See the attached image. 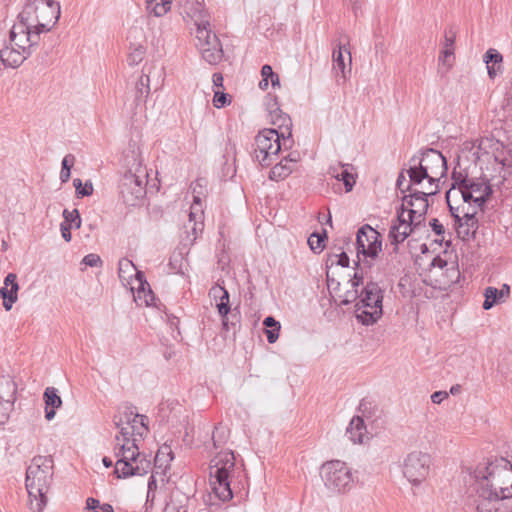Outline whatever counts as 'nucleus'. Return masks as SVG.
I'll use <instances>...</instances> for the list:
<instances>
[{
    "instance_id": "1",
    "label": "nucleus",
    "mask_w": 512,
    "mask_h": 512,
    "mask_svg": "<svg viewBox=\"0 0 512 512\" xmlns=\"http://www.w3.org/2000/svg\"><path fill=\"white\" fill-rule=\"evenodd\" d=\"M60 14V4L55 0H27L13 26H22L23 33L39 43L40 35L52 30Z\"/></svg>"
},
{
    "instance_id": "2",
    "label": "nucleus",
    "mask_w": 512,
    "mask_h": 512,
    "mask_svg": "<svg viewBox=\"0 0 512 512\" xmlns=\"http://www.w3.org/2000/svg\"><path fill=\"white\" fill-rule=\"evenodd\" d=\"M273 125L277 129H263L255 138L254 157L263 167L270 166L278 156L282 148L280 139H283L284 148L287 143L291 145L292 140V120L290 116L283 111L270 116Z\"/></svg>"
},
{
    "instance_id": "3",
    "label": "nucleus",
    "mask_w": 512,
    "mask_h": 512,
    "mask_svg": "<svg viewBox=\"0 0 512 512\" xmlns=\"http://www.w3.org/2000/svg\"><path fill=\"white\" fill-rule=\"evenodd\" d=\"M54 475L52 456H34L26 469L25 486L29 497V511L42 512L47 505V493Z\"/></svg>"
},
{
    "instance_id": "4",
    "label": "nucleus",
    "mask_w": 512,
    "mask_h": 512,
    "mask_svg": "<svg viewBox=\"0 0 512 512\" xmlns=\"http://www.w3.org/2000/svg\"><path fill=\"white\" fill-rule=\"evenodd\" d=\"M235 461L232 450L220 451L211 460L210 484L215 496L223 502L233 498L230 478L235 470Z\"/></svg>"
},
{
    "instance_id": "5",
    "label": "nucleus",
    "mask_w": 512,
    "mask_h": 512,
    "mask_svg": "<svg viewBox=\"0 0 512 512\" xmlns=\"http://www.w3.org/2000/svg\"><path fill=\"white\" fill-rule=\"evenodd\" d=\"M359 292L355 316L363 325L375 324L383 315L384 290L377 282L368 281Z\"/></svg>"
},
{
    "instance_id": "6",
    "label": "nucleus",
    "mask_w": 512,
    "mask_h": 512,
    "mask_svg": "<svg viewBox=\"0 0 512 512\" xmlns=\"http://www.w3.org/2000/svg\"><path fill=\"white\" fill-rule=\"evenodd\" d=\"M10 46L0 50V60L5 67L20 66L39 43L23 33L22 26H12L9 36Z\"/></svg>"
},
{
    "instance_id": "7",
    "label": "nucleus",
    "mask_w": 512,
    "mask_h": 512,
    "mask_svg": "<svg viewBox=\"0 0 512 512\" xmlns=\"http://www.w3.org/2000/svg\"><path fill=\"white\" fill-rule=\"evenodd\" d=\"M470 475L474 479L494 480L499 491L501 486L512 488V464L504 457H491L486 463H479Z\"/></svg>"
},
{
    "instance_id": "8",
    "label": "nucleus",
    "mask_w": 512,
    "mask_h": 512,
    "mask_svg": "<svg viewBox=\"0 0 512 512\" xmlns=\"http://www.w3.org/2000/svg\"><path fill=\"white\" fill-rule=\"evenodd\" d=\"M321 478L325 487L333 494H344L353 486V476L347 464L340 460H331L321 467Z\"/></svg>"
},
{
    "instance_id": "9",
    "label": "nucleus",
    "mask_w": 512,
    "mask_h": 512,
    "mask_svg": "<svg viewBox=\"0 0 512 512\" xmlns=\"http://www.w3.org/2000/svg\"><path fill=\"white\" fill-rule=\"evenodd\" d=\"M147 172L139 167L135 173L128 171L120 180L119 193L127 206H137L146 195Z\"/></svg>"
},
{
    "instance_id": "10",
    "label": "nucleus",
    "mask_w": 512,
    "mask_h": 512,
    "mask_svg": "<svg viewBox=\"0 0 512 512\" xmlns=\"http://www.w3.org/2000/svg\"><path fill=\"white\" fill-rule=\"evenodd\" d=\"M196 47L202 58L210 65H217L223 59V48L218 36L212 31L211 25L195 29Z\"/></svg>"
},
{
    "instance_id": "11",
    "label": "nucleus",
    "mask_w": 512,
    "mask_h": 512,
    "mask_svg": "<svg viewBox=\"0 0 512 512\" xmlns=\"http://www.w3.org/2000/svg\"><path fill=\"white\" fill-rule=\"evenodd\" d=\"M431 465L432 458L430 454L422 451H412L404 458L402 472L413 486H419L427 479Z\"/></svg>"
},
{
    "instance_id": "12",
    "label": "nucleus",
    "mask_w": 512,
    "mask_h": 512,
    "mask_svg": "<svg viewBox=\"0 0 512 512\" xmlns=\"http://www.w3.org/2000/svg\"><path fill=\"white\" fill-rule=\"evenodd\" d=\"M416 164L424 169L425 175L429 176L428 187H439L440 180L447 174V161L442 153L435 149H426L416 155Z\"/></svg>"
},
{
    "instance_id": "13",
    "label": "nucleus",
    "mask_w": 512,
    "mask_h": 512,
    "mask_svg": "<svg viewBox=\"0 0 512 512\" xmlns=\"http://www.w3.org/2000/svg\"><path fill=\"white\" fill-rule=\"evenodd\" d=\"M118 275L124 285H130L134 279V281L138 283V298L141 299L143 294L145 304L148 306L152 304V301L154 300L153 292L149 288L147 281L144 279L143 273L137 270L131 260L127 258L120 259L118 263Z\"/></svg>"
},
{
    "instance_id": "14",
    "label": "nucleus",
    "mask_w": 512,
    "mask_h": 512,
    "mask_svg": "<svg viewBox=\"0 0 512 512\" xmlns=\"http://www.w3.org/2000/svg\"><path fill=\"white\" fill-rule=\"evenodd\" d=\"M127 421L123 423L122 421L117 422V427H120V435L116 436V441L120 444V451H128L130 450L131 443L133 439H137V436L140 439H143L149 432L148 424L149 418H126Z\"/></svg>"
},
{
    "instance_id": "15",
    "label": "nucleus",
    "mask_w": 512,
    "mask_h": 512,
    "mask_svg": "<svg viewBox=\"0 0 512 512\" xmlns=\"http://www.w3.org/2000/svg\"><path fill=\"white\" fill-rule=\"evenodd\" d=\"M120 446V443H117ZM127 451H120V447L115 448V455L120 457L116 464L114 473L118 478H128L134 475H145V468L134 466L133 462H137L140 457L139 447L137 445V440L133 439L131 443V447L129 452H131V456H126Z\"/></svg>"
},
{
    "instance_id": "16",
    "label": "nucleus",
    "mask_w": 512,
    "mask_h": 512,
    "mask_svg": "<svg viewBox=\"0 0 512 512\" xmlns=\"http://www.w3.org/2000/svg\"><path fill=\"white\" fill-rule=\"evenodd\" d=\"M193 202L190 206L189 219L185 228L187 233L191 232L192 240H195L199 233L204 229V212L202 208L201 195L203 190L202 179H198L193 187Z\"/></svg>"
},
{
    "instance_id": "17",
    "label": "nucleus",
    "mask_w": 512,
    "mask_h": 512,
    "mask_svg": "<svg viewBox=\"0 0 512 512\" xmlns=\"http://www.w3.org/2000/svg\"><path fill=\"white\" fill-rule=\"evenodd\" d=\"M379 233L368 224L362 226L356 235L357 256L375 258L381 251Z\"/></svg>"
},
{
    "instance_id": "18",
    "label": "nucleus",
    "mask_w": 512,
    "mask_h": 512,
    "mask_svg": "<svg viewBox=\"0 0 512 512\" xmlns=\"http://www.w3.org/2000/svg\"><path fill=\"white\" fill-rule=\"evenodd\" d=\"M17 385L9 375L0 376V416H9L13 411Z\"/></svg>"
},
{
    "instance_id": "19",
    "label": "nucleus",
    "mask_w": 512,
    "mask_h": 512,
    "mask_svg": "<svg viewBox=\"0 0 512 512\" xmlns=\"http://www.w3.org/2000/svg\"><path fill=\"white\" fill-rule=\"evenodd\" d=\"M419 224L409 218L405 217L403 212L397 213V218L392 222L390 231H389V239L392 244L398 245L404 242L407 237L413 232L415 228H417Z\"/></svg>"
},
{
    "instance_id": "20",
    "label": "nucleus",
    "mask_w": 512,
    "mask_h": 512,
    "mask_svg": "<svg viewBox=\"0 0 512 512\" xmlns=\"http://www.w3.org/2000/svg\"><path fill=\"white\" fill-rule=\"evenodd\" d=\"M365 420H371V418H351L346 429V436L354 444L365 443L376 434L373 430V423L368 424Z\"/></svg>"
},
{
    "instance_id": "21",
    "label": "nucleus",
    "mask_w": 512,
    "mask_h": 512,
    "mask_svg": "<svg viewBox=\"0 0 512 512\" xmlns=\"http://www.w3.org/2000/svg\"><path fill=\"white\" fill-rule=\"evenodd\" d=\"M475 482L478 484L479 497L486 501L496 502L512 497V488L501 486V491H499L494 480L475 479Z\"/></svg>"
},
{
    "instance_id": "22",
    "label": "nucleus",
    "mask_w": 512,
    "mask_h": 512,
    "mask_svg": "<svg viewBox=\"0 0 512 512\" xmlns=\"http://www.w3.org/2000/svg\"><path fill=\"white\" fill-rule=\"evenodd\" d=\"M438 192L439 187H426L425 190L422 191L415 190V206L414 208L409 209L408 217L413 219L416 224L421 225V223L425 220V215L429 207L427 199L428 196L435 195Z\"/></svg>"
},
{
    "instance_id": "23",
    "label": "nucleus",
    "mask_w": 512,
    "mask_h": 512,
    "mask_svg": "<svg viewBox=\"0 0 512 512\" xmlns=\"http://www.w3.org/2000/svg\"><path fill=\"white\" fill-rule=\"evenodd\" d=\"M179 5L183 12L194 21L196 28L201 26V22L204 26L210 25L209 14L201 0H180Z\"/></svg>"
},
{
    "instance_id": "24",
    "label": "nucleus",
    "mask_w": 512,
    "mask_h": 512,
    "mask_svg": "<svg viewBox=\"0 0 512 512\" xmlns=\"http://www.w3.org/2000/svg\"><path fill=\"white\" fill-rule=\"evenodd\" d=\"M462 217L459 222H454V227L458 237L462 240H467L474 236L478 228V220L475 217L476 211L470 212L462 208Z\"/></svg>"
},
{
    "instance_id": "25",
    "label": "nucleus",
    "mask_w": 512,
    "mask_h": 512,
    "mask_svg": "<svg viewBox=\"0 0 512 512\" xmlns=\"http://www.w3.org/2000/svg\"><path fill=\"white\" fill-rule=\"evenodd\" d=\"M214 303L221 317L223 329L229 331L230 326H235L239 322L238 313L231 309L229 292L215 300Z\"/></svg>"
},
{
    "instance_id": "26",
    "label": "nucleus",
    "mask_w": 512,
    "mask_h": 512,
    "mask_svg": "<svg viewBox=\"0 0 512 512\" xmlns=\"http://www.w3.org/2000/svg\"><path fill=\"white\" fill-rule=\"evenodd\" d=\"M510 296V286L503 284L501 289L488 286L484 290L485 300L483 302V309L489 310L494 305L504 302Z\"/></svg>"
},
{
    "instance_id": "27",
    "label": "nucleus",
    "mask_w": 512,
    "mask_h": 512,
    "mask_svg": "<svg viewBox=\"0 0 512 512\" xmlns=\"http://www.w3.org/2000/svg\"><path fill=\"white\" fill-rule=\"evenodd\" d=\"M467 188L474 195V203L478 207H482L492 193L489 184L484 181L472 179L467 184Z\"/></svg>"
},
{
    "instance_id": "28",
    "label": "nucleus",
    "mask_w": 512,
    "mask_h": 512,
    "mask_svg": "<svg viewBox=\"0 0 512 512\" xmlns=\"http://www.w3.org/2000/svg\"><path fill=\"white\" fill-rule=\"evenodd\" d=\"M333 59V70L335 72V81L337 85H341L345 83L347 79V74L351 72V67L349 66L346 69V64L343 56L342 46L339 45L338 49L333 51L332 54Z\"/></svg>"
},
{
    "instance_id": "29",
    "label": "nucleus",
    "mask_w": 512,
    "mask_h": 512,
    "mask_svg": "<svg viewBox=\"0 0 512 512\" xmlns=\"http://www.w3.org/2000/svg\"><path fill=\"white\" fill-rule=\"evenodd\" d=\"M405 171L410 179L411 187L422 184L424 180H427V183L424 185L423 190L429 186V176L425 175L424 169L419 164H416V155L410 158L408 168Z\"/></svg>"
},
{
    "instance_id": "30",
    "label": "nucleus",
    "mask_w": 512,
    "mask_h": 512,
    "mask_svg": "<svg viewBox=\"0 0 512 512\" xmlns=\"http://www.w3.org/2000/svg\"><path fill=\"white\" fill-rule=\"evenodd\" d=\"M296 162V159H282L272 167L269 178L273 181H280L287 178L292 173Z\"/></svg>"
},
{
    "instance_id": "31",
    "label": "nucleus",
    "mask_w": 512,
    "mask_h": 512,
    "mask_svg": "<svg viewBox=\"0 0 512 512\" xmlns=\"http://www.w3.org/2000/svg\"><path fill=\"white\" fill-rule=\"evenodd\" d=\"M45 402V416H55V409L62 404V399L54 387H47L43 394Z\"/></svg>"
},
{
    "instance_id": "32",
    "label": "nucleus",
    "mask_w": 512,
    "mask_h": 512,
    "mask_svg": "<svg viewBox=\"0 0 512 512\" xmlns=\"http://www.w3.org/2000/svg\"><path fill=\"white\" fill-rule=\"evenodd\" d=\"M351 289L346 291L343 296H340V304L348 305L353 302H357L359 300V291L358 287L360 285H364V279L357 272H355L354 277L350 280Z\"/></svg>"
},
{
    "instance_id": "33",
    "label": "nucleus",
    "mask_w": 512,
    "mask_h": 512,
    "mask_svg": "<svg viewBox=\"0 0 512 512\" xmlns=\"http://www.w3.org/2000/svg\"><path fill=\"white\" fill-rule=\"evenodd\" d=\"M230 426L224 421L218 422L212 431V441L215 448H219L227 443L230 438Z\"/></svg>"
},
{
    "instance_id": "34",
    "label": "nucleus",
    "mask_w": 512,
    "mask_h": 512,
    "mask_svg": "<svg viewBox=\"0 0 512 512\" xmlns=\"http://www.w3.org/2000/svg\"><path fill=\"white\" fill-rule=\"evenodd\" d=\"M150 94V78L142 74L135 85V102L137 105L144 104Z\"/></svg>"
},
{
    "instance_id": "35",
    "label": "nucleus",
    "mask_w": 512,
    "mask_h": 512,
    "mask_svg": "<svg viewBox=\"0 0 512 512\" xmlns=\"http://www.w3.org/2000/svg\"><path fill=\"white\" fill-rule=\"evenodd\" d=\"M174 459V453L167 444L161 446L155 456L154 464L156 468L165 471L170 467V462Z\"/></svg>"
},
{
    "instance_id": "36",
    "label": "nucleus",
    "mask_w": 512,
    "mask_h": 512,
    "mask_svg": "<svg viewBox=\"0 0 512 512\" xmlns=\"http://www.w3.org/2000/svg\"><path fill=\"white\" fill-rule=\"evenodd\" d=\"M456 40V31L450 27L445 30L443 49L441 51L439 61L445 62L448 57L454 55V45Z\"/></svg>"
},
{
    "instance_id": "37",
    "label": "nucleus",
    "mask_w": 512,
    "mask_h": 512,
    "mask_svg": "<svg viewBox=\"0 0 512 512\" xmlns=\"http://www.w3.org/2000/svg\"><path fill=\"white\" fill-rule=\"evenodd\" d=\"M171 5L172 0H146V9L156 17L164 16Z\"/></svg>"
},
{
    "instance_id": "38",
    "label": "nucleus",
    "mask_w": 512,
    "mask_h": 512,
    "mask_svg": "<svg viewBox=\"0 0 512 512\" xmlns=\"http://www.w3.org/2000/svg\"><path fill=\"white\" fill-rule=\"evenodd\" d=\"M263 325L267 328L265 333L268 343H275L279 337V331L281 328L280 323L272 316H268L264 319Z\"/></svg>"
},
{
    "instance_id": "39",
    "label": "nucleus",
    "mask_w": 512,
    "mask_h": 512,
    "mask_svg": "<svg viewBox=\"0 0 512 512\" xmlns=\"http://www.w3.org/2000/svg\"><path fill=\"white\" fill-rule=\"evenodd\" d=\"M19 287H2L0 290V294L3 298V306L9 311L11 310L13 304L17 301Z\"/></svg>"
},
{
    "instance_id": "40",
    "label": "nucleus",
    "mask_w": 512,
    "mask_h": 512,
    "mask_svg": "<svg viewBox=\"0 0 512 512\" xmlns=\"http://www.w3.org/2000/svg\"><path fill=\"white\" fill-rule=\"evenodd\" d=\"M86 509L89 512H114L111 504L101 503L98 499L93 497L87 498Z\"/></svg>"
},
{
    "instance_id": "41",
    "label": "nucleus",
    "mask_w": 512,
    "mask_h": 512,
    "mask_svg": "<svg viewBox=\"0 0 512 512\" xmlns=\"http://www.w3.org/2000/svg\"><path fill=\"white\" fill-rule=\"evenodd\" d=\"M456 193H458L456 190H448V191L446 192V202H447V205H448V207H449V211H450V213H451V216H452V217H453V219H454V222H459V221H460V219H461V217H462V216L460 215V213H462V208H463L464 206L460 207V206H454V205H453V200L455 199V198H454V195H455Z\"/></svg>"
},
{
    "instance_id": "42",
    "label": "nucleus",
    "mask_w": 512,
    "mask_h": 512,
    "mask_svg": "<svg viewBox=\"0 0 512 512\" xmlns=\"http://www.w3.org/2000/svg\"><path fill=\"white\" fill-rule=\"evenodd\" d=\"M73 186L75 187L77 198L90 196L93 193V185L91 181H86L83 185L81 179L75 178L73 180Z\"/></svg>"
},
{
    "instance_id": "43",
    "label": "nucleus",
    "mask_w": 512,
    "mask_h": 512,
    "mask_svg": "<svg viewBox=\"0 0 512 512\" xmlns=\"http://www.w3.org/2000/svg\"><path fill=\"white\" fill-rule=\"evenodd\" d=\"M75 157L72 154H67L62 160V168L60 171V180L66 183L71 176V167L74 165Z\"/></svg>"
},
{
    "instance_id": "44",
    "label": "nucleus",
    "mask_w": 512,
    "mask_h": 512,
    "mask_svg": "<svg viewBox=\"0 0 512 512\" xmlns=\"http://www.w3.org/2000/svg\"><path fill=\"white\" fill-rule=\"evenodd\" d=\"M351 168V165L346 164L345 167L340 171L339 178H337L338 181H342L344 183L346 192H350L355 184L354 176L350 172Z\"/></svg>"
},
{
    "instance_id": "45",
    "label": "nucleus",
    "mask_w": 512,
    "mask_h": 512,
    "mask_svg": "<svg viewBox=\"0 0 512 512\" xmlns=\"http://www.w3.org/2000/svg\"><path fill=\"white\" fill-rule=\"evenodd\" d=\"M327 238L326 231L323 232V234H317L313 233L308 238V244L312 251L314 252H321L325 247V239Z\"/></svg>"
},
{
    "instance_id": "46",
    "label": "nucleus",
    "mask_w": 512,
    "mask_h": 512,
    "mask_svg": "<svg viewBox=\"0 0 512 512\" xmlns=\"http://www.w3.org/2000/svg\"><path fill=\"white\" fill-rule=\"evenodd\" d=\"M471 178H468L466 174H463L461 171H456V169L452 172V184L449 190H457L462 189L463 186H467Z\"/></svg>"
},
{
    "instance_id": "47",
    "label": "nucleus",
    "mask_w": 512,
    "mask_h": 512,
    "mask_svg": "<svg viewBox=\"0 0 512 512\" xmlns=\"http://www.w3.org/2000/svg\"><path fill=\"white\" fill-rule=\"evenodd\" d=\"M145 53H146V49L144 46L138 45V46L134 47L131 50V52L128 54V57H127L128 64L131 66L138 65L144 59Z\"/></svg>"
},
{
    "instance_id": "48",
    "label": "nucleus",
    "mask_w": 512,
    "mask_h": 512,
    "mask_svg": "<svg viewBox=\"0 0 512 512\" xmlns=\"http://www.w3.org/2000/svg\"><path fill=\"white\" fill-rule=\"evenodd\" d=\"M63 218H64L63 223L71 224L72 227H75L77 229L80 228L81 218H80L79 211L77 209H73L71 211L68 209H64Z\"/></svg>"
},
{
    "instance_id": "49",
    "label": "nucleus",
    "mask_w": 512,
    "mask_h": 512,
    "mask_svg": "<svg viewBox=\"0 0 512 512\" xmlns=\"http://www.w3.org/2000/svg\"><path fill=\"white\" fill-rule=\"evenodd\" d=\"M483 60L486 64L494 63V65L499 66L502 63L503 57L496 49L490 48L486 51Z\"/></svg>"
},
{
    "instance_id": "50",
    "label": "nucleus",
    "mask_w": 512,
    "mask_h": 512,
    "mask_svg": "<svg viewBox=\"0 0 512 512\" xmlns=\"http://www.w3.org/2000/svg\"><path fill=\"white\" fill-rule=\"evenodd\" d=\"M118 413L120 416H144L138 413L137 408L129 402L121 403L118 407Z\"/></svg>"
},
{
    "instance_id": "51",
    "label": "nucleus",
    "mask_w": 512,
    "mask_h": 512,
    "mask_svg": "<svg viewBox=\"0 0 512 512\" xmlns=\"http://www.w3.org/2000/svg\"><path fill=\"white\" fill-rule=\"evenodd\" d=\"M410 193L409 194H404V196L402 197V205H401V211L400 212H403V214L407 211L409 213V209L410 208H414L415 206V198L416 196H414V191H409Z\"/></svg>"
},
{
    "instance_id": "52",
    "label": "nucleus",
    "mask_w": 512,
    "mask_h": 512,
    "mask_svg": "<svg viewBox=\"0 0 512 512\" xmlns=\"http://www.w3.org/2000/svg\"><path fill=\"white\" fill-rule=\"evenodd\" d=\"M229 103H230V99H229L228 94H226L224 92H220V91H215L214 98H213V104L216 108H222Z\"/></svg>"
},
{
    "instance_id": "53",
    "label": "nucleus",
    "mask_w": 512,
    "mask_h": 512,
    "mask_svg": "<svg viewBox=\"0 0 512 512\" xmlns=\"http://www.w3.org/2000/svg\"><path fill=\"white\" fill-rule=\"evenodd\" d=\"M405 183H406V177H405L404 170H403L399 173L397 181H396V187L400 190L401 193H407L408 191H412L410 181L406 185H405Z\"/></svg>"
},
{
    "instance_id": "54",
    "label": "nucleus",
    "mask_w": 512,
    "mask_h": 512,
    "mask_svg": "<svg viewBox=\"0 0 512 512\" xmlns=\"http://www.w3.org/2000/svg\"><path fill=\"white\" fill-rule=\"evenodd\" d=\"M458 193L454 195L455 199L460 198L464 203H469L470 201L474 202V195L471 194V191L467 188V186H463L462 189L456 190Z\"/></svg>"
},
{
    "instance_id": "55",
    "label": "nucleus",
    "mask_w": 512,
    "mask_h": 512,
    "mask_svg": "<svg viewBox=\"0 0 512 512\" xmlns=\"http://www.w3.org/2000/svg\"><path fill=\"white\" fill-rule=\"evenodd\" d=\"M82 263L89 267H98L102 264V260L97 254L91 253L83 258Z\"/></svg>"
},
{
    "instance_id": "56",
    "label": "nucleus",
    "mask_w": 512,
    "mask_h": 512,
    "mask_svg": "<svg viewBox=\"0 0 512 512\" xmlns=\"http://www.w3.org/2000/svg\"><path fill=\"white\" fill-rule=\"evenodd\" d=\"M183 260H184V258H183L181 253L174 254L170 258L169 265L171 266V268L173 270H176L177 273H183V270H182V262H183Z\"/></svg>"
},
{
    "instance_id": "57",
    "label": "nucleus",
    "mask_w": 512,
    "mask_h": 512,
    "mask_svg": "<svg viewBox=\"0 0 512 512\" xmlns=\"http://www.w3.org/2000/svg\"><path fill=\"white\" fill-rule=\"evenodd\" d=\"M329 260L331 261V264L336 263L337 265H340L342 267L349 266V257L345 252H341L339 255L336 254L330 256Z\"/></svg>"
},
{
    "instance_id": "58",
    "label": "nucleus",
    "mask_w": 512,
    "mask_h": 512,
    "mask_svg": "<svg viewBox=\"0 0 512 512\" xmlns=\"http://www.w3.org/2000/svg\"><path fill=\"white\" fill-rule=\"evenodd\" d=\"M227 292L228 291L223 286L216 284L210 288L209 297L214 302L218 298H221V296L226 295Z\"/></svg>"
},
{
    "instance_id": "59",
    "label": "nucleus",
    "mask_w": 512,
    "mask_h": 512,
    "mask_svg": "<svg viewBox=\"0 0 512 512\" xmlns=\"http://www.w3.org/2000/svg\"><path fill=\"white\" fill-rule=\"evenodd\" d=\"M71 229H72V225L71 224H66V223H61L60 224L61 234H62L63 239L66 242H70L71 239H72Z\"/></svg>"
},
{
    "instance_id": "60",
    "label": "nucleus",
    "mask_w": 512,
    "mask_h": 512,
    "mask_svg": "<svg viewBox=\"0 0 512 512\" xmlns=\"http://www.w3.org/2000/svg\"><path fill=\"white\" fill-rule=\"evenodd\" d=\"M266 107L270 116L276 114L279 111H282L276 99H269V101L266 103Z\"/></svg>"
},
{
    "instance_id": "61",
    "label": "nucleus",
    "mask_w": 512,
    "mask_h": 512,
    "mask_svg": "<svg viewBox=\"0 0 512 512\" xmlns=\"http://www.w3.org/2000/svg\"><path fill=\"white\" fill-rule=\"evenodd\" d=\"M134 463V466H138L139 468L140 467H143L145 468V474L148 473L150 467H151V462L149 460L146 459L145 455H142L140 453V457L138 458V461L137 462H133Z\"/></svg>"
},
{
    "instance_id": "62",
    "label": "nucleus",
    "mask_w": 512,
    "mask_h": 512,
    "mask_svg": "<svg viewBox=\"0 0 512 512\" xmlns=\"http://www.w3.org/2000/svg\"><path fill=\"white\" fill-rule=\"evenodd\" d=\"M3 287H19L17 283V275L14 273H9L4 279Z\"/></svg>"
},
{
    "instance_id": "63",
    "label": "nucleus",
    "mask_w": 512,
    "mask_h": 512,
    "mask_svg": "<svg viewBox=\"0 0 512 512\" xmlns=\"http://www.w3.org/2000/svg\"><path fill=\"white\" fill-rule=\"evenodd\" d=\"M346 164L338 163L337 165H332L328 169V174L337 179L339 178L340 171L345 167Z\"/></svg>"
},
{
    "instance_id": "64",
    "label": "nucleus",
    "mask_w": 512,
    "mask_h": 512,
    "mask_svg": "<svg viewBox=\"0 0 512 512\" xmlns=\"http://www.w3.org/2000/svg\"><path fill=\"white\" fill-rule=\"evenodd\" d=\"M447 397L448 393L446 391H436L431 395V400L435 404H440Z\"/></svg>"
}]
</instances>
